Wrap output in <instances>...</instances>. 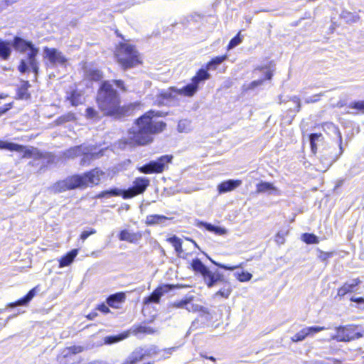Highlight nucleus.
Listing matches in <instances>:
<instances>
[{"instance_id":"9","label":"nucleus","mask_w":364,"mask_h":364,"mask_svg":"<svg viewBox=\"0 0 364 364\" xmlns=\"http://www.w3.org/2000/svg\"><path fill=\"white\" fill-rule=\"evenodd\" d=\"M173 159L172 155H164L156 160L150 161L149 163L139 167V172L145 174L160 173L168 168V164Z\"/></svg>"},{"instance_id":"49","label":"nucleus","mask_w":364,"mask_h":364,"mask_svg":"<svg viewBox=\"0 0 364 364\" xmlns=\"http://www.w3.org/2000/svg\"><path fill=\"white\" fill-rule=\"evenodd\" d=\"M28 65H29V64H28L27 59L21 60L20 62V64L18 65L19 72H21V73H25L26 72H27L28 70Z\"/></svg>"},{"instance_id":"21","label":"nucleus","mask_w":364,"mask_h":364,"mask_svg":"<svg viewBox=\"0 0 364 364\" xmlns=\"http://www.w3.org/2000/svg\"><path fill=\"white\" fill-rule=\"evenodd\" d=\"M256 188V191L257 193H267L271 194L274 192L276 195H279V190L269 182L261 181L257 184Z\"/></svg>"},{"instance_id":"23","label":"nucleus","mask_w":364,"mask_h":364,"mask_svg":"<svg viewBox=\"0 0 364 364\" xmlns=\"http://www.w3.org/2000/svg\"><path fill=\"white\" fill-rule=\"evenodd\" d=\"M144 354V348H137L129 355L127 360L122 364H135L145 358Z\"/></svg>"},{"instance_id":"59","label":"nucleus","mask_w":364,"mask_h":364,"mask_svg":"<svg viewBox=\"0 0 364 364\" xmlns=\"http://www.w3.org/2000/svg\"><path fill=\"white\" fill-rule=\"evenodd\" d=\"M97 309L104 314H107L110 312L109 307L105 304H100Z\"/></svg>"},{"instance_id":"48","label":"nucleus","mask_w":364,"mask_h":364,"mask_svg":"<svg viewBox=\"0 0 364 364\" xmlns=\"http://www.w3.org/2000/svg\"><path fill=\"white\" fill-rule=\"evenodd\" d=\"M318 254L317 257L323 262L326 261L331 255V253L326 252L323 251H321V250H317Z\"/></svg>"},{"instance_id":"24","label":"nucleus","mask_w":364,"mask_h":364,"mask_svg":"<svg viewBox=\"0 0 364 364\" xmlns=\"http://www.w3.org/2000/svg\"><path fill=\"white\" fill-rule=\"evenodd\" d=\"M197 226L200 227V228L203 227L207 230H208L210 232H213L215 234L218 235H223L227 233V230L225 228H221L219 226H215V225H213L210 223H208L206 222H203V221L198 222L197 224Z\"/></svg>"},{"instance_id":"57","label":"nucleus","mask_w":364,"mask_h":364,"mask_svg":"<svg viewBox=\"0 0 364 364\" xmlns=\"http://www.w3.org/2000/svg\"><path fill=\"white\" fill-rule=\"evenodd\" d=\"M284 235H285V234L283 232H282V231L278 232L275 237V242L278 245L284 244V241H285Z\"/></svg>"},{"instance_id":"51","label":"nucleus","mask_w":364,"mask_h":364,"mask_svg":"<svg viewBox=\"0 0 364 364\" xmlns=\"http://www.w3.org/2000/svg\"><path fill=\"white\" fill-rule=\"evenodd\" d=\"M264 82V79H260V80H254L252 81V82H250L247 87L246 88H245L246 90H253L255 89V87L262 85Z\"/></svg>"},{"instance_id":"26","label":"nucleus","mask_w":364,"mask_h":364,"mask_svg":"<svg viewBox=\"0 0 364 364\" xmlns=\"http://www.w3.org/2000/svg\"><path fill=\"white\" fill-rule=\"evenodd\" d=\"M31 87L28 81L22 80L21 85L18 88L17 94L18 97L21 100H27L30 97V94L28 93V88Z\"/></svg>"},{"instance_id":"7","label":"nucleus","mask_w":364,"mask_h":364,"mask_svg":"<svg viewBox=\"0 0 364 364\" xmlns=\"http://www.w3.org/2000/svg\"><path fill=\"white\" fill-rule=\"evenodd\" d=\"M115 56L124 70L133 68L140 63L138 51L129 43H120L116 48Z\"/></svg>"},{"instance_id":"58","label":"nucleus","mask_w":364,"mask_h":364,"mask_svg":"<svg viewBox=\"0 0 364 364\" xmlns=\"http://www.w3.org/2000/svg\"><path fill=\"white\" fill-rule=\"evenodd\" d=\"M13 107V103H9L4 107H0V115L5 114L7 111H9L10 109H11Z\"/></svg>"},{"instance_id":"61","label":"nucleus","mask_w":364,"mask_h":364,"mask_svg":"<svg viewBox=\"0 0 364 364\" xmlns=\"http://www.w3.org/2000/svg\"><path fill=\"white\" fill-rule=\"evenodd\" d=\"M264 75H265L264 79L271 80L273 74L270 70H267L264 72Z\"/></svg>"},{"instance_id":"12","label":"nucleus","mask_w":364,"mask_h":364,"mask_svg":"<svg viewBox=\"0 0 364 364\" xmlns=\"http://www.w3.org/2000/svg\"><path fill=\"white\" fill-rule=\"evenodd\" d=\"M336 333L331 336L332 340L338 342H348L355 339H358L363 336V333L354 331L352 326H340L336 328Z\"/></svg>"},{"instance_id":"37","label":"nucleus","mask_w":364,"mask_h":364,"mask_svg":"<svg viewBox=\"0 0 364 364\" xmlns=\"http://www.w3.org/2000/svg\"><path fill=\"white\" fill-rule=\"evenodd\" d=\"M177 129L179 132L188 133L191 130V122L188 119H181L178 122Z\"/></svg>"},{"instance_id":"40","label":"nucleus","mask_w":364,"mask_h":364,"mask_svg":"<svg viewBox=\"0 0 364 364\" xmlns=\"http://www.w3.org/2000/svg\"><path fill=\"white\" fill-rule=\"evenodd\" d=\"M290 102L294 104V107H289L288 111L290 112H299L301 109V101L299 97L293 96L290 98Z\"/></svg>"},{"instance_id":"60","label":"nucleus","mask_w":364,"mask_h":364,"mask_svg":"<svg viewBox=\"0 0 364 364\" xmlns=\"http://www.w3.org/2000/svg\"><path fill=\"white\" fill-rule=\"evenodd\" d=\"M350 301L353 302H356L358 304H363L364 303V298L363 297H354L352 296L350 298Z\"/></svg>"},{"instance_id":"6","label":"nucleus","mask_w":364,"mask_h":364,"mask_svg":"<svg viewBox=\"0 0 364 364\" xmlns=\"http://www.w3.org/2000/svg\"><path fill=\"white\" fill-rule=\"evenodd\" d=\"M12 46L16 51L27 54V60L36 78L39 69L36 56L39 53V48L36 47L31 41L18 36L14 38Z\"/></svg>"},{"instance_id":"63","label":"nucleus","mask_w":364,"mask_h":364,"mask_svg":"<svg viewBox=\"0 0 364 364\" xmlns=\"http://www.w3.org/2000/svg\"><path fill=\"white\" fill-rule=\"evenodd\" d=\"M176 348H168V349H166L165 351L168 353V354H171L174 350H175Z\"/></svg>"},{"instance_id":"38","label":"nucleus","mask_w":364,"mask_h":364,"mask_svg":"<svg viewBox=\"0 0 364 364\" xmlns=\"http://www.w3.org/2000/svg\"><path fill=\"white\" fill-rule=\"evenodd\" d=\"M189 304H190V299H184V300H181V301H178V302H175L173 304V306L175 307H176V308H185L188 311H197L198 310V305L192 304L191 305V308H190L189 307Z\"/></svg>"},{"instance_id":"10","label":"nucleus","mask_w":364,"mask_h":364,"mask_svg":"<svg viewBox=\"0 0 364 364\" xmlns=\"http://www.w3.org/2000/svg\"><path fill=\"white\" fill-rule=\"evenodd\" d=\"M325 127H326L328 129H331L337 135L339 141V149L338 151L333 152L331 151V149H335V148L328 147V149L323 151V154H322L323 160L326 161V164H328L330 166L333 163H334L343 153L342 136L338 127H336L333 123H326L325 124Z\"/></svg>"},{"instance_id":"50","label":"nucleus","mask_w":364,"mask_h":364,"mask_svg":"<svg viewBox=\"0 0 364 364\" xmlns=\"http://www.w3.org/2000/svg\"><path fill=\"white\" fill-rule=\"evenodd\" d=\"M264 82V79H260V80H254L252 81V82H250L247 87L246 88H245L246 90H253L255 89V87L262 85Z\"/></svg>"},{"instance_id":"33","label":"nucleus","mask_w":364,"mask_h":364,"mask_svg":"<svg viewBox=\"0 0 364 364\" xmlns=\"http://www.w3.org/2000/svg\"><path fill=\"white\" fill-rule=\"evenodd\" d=\"M167 241L173 246L177 255L181 256V254L183 252L181 240L177 236L173 235V237L167 238Z\"/></svg>"},{"instance_id":"42","label":"nucleus","mask_w":364,"mask_h":364,"mask_svg":"<svg viewBox=\"0 0 364 364\" xmlns=\"http://www.w3.org/2000/svg\"><path fill=\"white\" fill-rule=\"evenodd\" d=\"M342 16L346 19L348 23H355L358 21L359 17L358 15L353 14L350 12H343Z\"/></svg>"},{"instance_id":"13","label":"nucleus","mask_w":364,"mask_h":364,"mask_svg":"<svg viewBox=\"0 0 364 364\" xmlns=\"http://www.w3.org/2000/svg\"><path fill=\"white\" fill-rule=\"evenodd\" d=\"M174 288L173 285L164 284L158 287L149 296H146L143 300L144 305H149L151 303L159 304L161 296L168 293L169 291Z\"/></svg>"},{"instance_id":"3","label":"nucleus","mask_w":364,"mask_h":364,"mask_svg":"<svg viewBox=\"0 0 364 364\" xmlns=\"http://www.w3.org/2000/svg\"><path fill=\"white\" fill-rule=\"evenodd\" d=\"M103 171L96 168L83 174L69 176L64 180L57 181L49 188L51 193H59L75 188H85L97 185Z\"/></svg>"},{"instance_id":"25","label":"nucleus","mask_w":364,"mask_h":364,"mask_svg":"<svg viewBox=\"0 0 364 364\" xmlns=\"http://www.w3.org/2000/svg\"><path fill=\"white\" fill-rule=\"evenodd\" d=\"M309 141L311 151L315 154L320 145L323 144V136L321 134L314 133L310 134Z\"/></svg>"},{"instance_id":"52","label":"nucleus","mask_w":364,"mask_h":364,"mask_svg":"<svg viewBox=\"0 0 364 364\" xmlns=\"http://www.w3.org/2000/svg\"><path fill=\"white\" fill-rule=\"evenodd\" d=\"M73 119V115L72 114H68L67 115H63L57 119V122L58 124H61L64 122H70Z\"/></svg>"},{"instance_id":"39","label":"nucleus","mask_w":364,"mask_h":364,"mask_svg":"<svg viewBox=\"0 0 364 364\" xmlns=\"http://www.w3.org/2000/svg\"><path fill=\"white\" fill-rule=\"evenodd\" d=\"M301 239L306 244H318L319 242L318 237L312 233H304L301 235Z\"/></svg>"},{"instance_id":"53","label":"nucleus","mask_w":364,"mask_h":364,"mask_svg":"<svg viewBox=\"0 0 364 364\" xmlns=\"http://www.w3.org/2000/svg\"><path fill=\"white\" fill-rule=\"evenodd\" d=\"M158 349L156 346H153L146 349H144V353H145L144 356H151L152 355H155L158 353Z\"/></svg>"},{"instance_id":"45","label":"nucleus","mask_w":364,"mask_h":364,"mask_svg":"<svg viewBox=\"0 0 364 364\" xmlns=\"http://www.w3.org/2000/svg\"><path fill=\"white\" fill-rule=\"evenodd\" d=\"M349 107L360 110L364 113V100L353 102L350 104Z\"/></svg>"},{"instance_id":"14","label":"nucleus","mask_w":364,"mask_h":364,"mask_svg":"<svg viewBox=\"0 0 364 364\" xmlns=\"http://www.w3.org/2000/svg\"><path fill=\"white\" fill-rule=\"evenodd\" d=\"M0 149H7L11 151L23 153V158H31L32 156V151L26 149L23 145L17 144L12 142L0 141Z\"/></svg>"},{"instance_id":"1","label":"nucleus","mask_w":364,"mask_h":364,"mask_svg":"<svg viewBox=\"0 0 364 364\" xmlns=\"http://www.w3.org/2000/svg\"><path fill=\"white\" fill-rule=\"evenodd\" d=\"M113 85L122 92H127V87L122 80H105L101 83L97 95V102L100 109L105 115L122 117L129 115L131 105L120 106V97Z\"/></svg>"},{"instance_id":"8","label":"nucleus","mask_w":364,"mask_h":364,"mask_svg":"<svg viewBox=\"0 0 364 364\" xmlns=\"http://www.w3.org/2000/svg\"><path fill=\"white\" fill-rule=\"evenodd\" d=\"M192 269L200 273L203 277L205 284L208 288H212L218 284V282L223 279V274L218 270L213 272L210 270L199 259L196 258L191 262Z\"/></svg>"},{"instance_id":"62","label":"nucleus","mask_w":364,"mask_h":364,"mask_svg":"<svg viewBox=\"0 0 364 364\" xmlns=\"http://www.w3.org/2000/svg\"><path fill=\"white\" fill-rule=\"evenodd\" d=\"M332 362L333 364H342L340 360H336L334 358H327L326 363Z\"/></svg>"},{"instance_id":"35","label":"nucleus","mask_w":364,"mask_h":364,"mask_svg":"<svg viewBox=\"0 0 364 364\" xmlns=\"http://www.w3.org/2000/svg\"><path fill=\"white\" fill-rule=\"evenodd\" d=\"M86 77L90 80L99 81L102 78L103 75L100 70L90 68L86 70Z\"/></svg>"},{"instance_id":"4","label":"nucleus","mask_w":364,"mask_h":364,"mask_svg":"<svg viewBox=\"0 0 364 364\" xmlns=\"http://www.w3.org/2000/svg\"><path fill=\"white\" fill-rule=\"evenodd\" d=\"M210 77V73L203 68L200 69L196 75L192 78L191 82L178 90L174 87L170 88L168 90L164 91L161 94L165 100L174 98L177 95L191 97L198 90L199 85L203 83L205 80Z\"/></svg>"},{"instance_id":"36","label":"nucleus","mask_w":364,"mask_h":364,"mask_svg":"<svg viewBox=\"0 0 364 364\" xmlns=\"http://www.w3.org/2000/svg\"><path fill=\"white\" fill-rule=\"evenodd\" d=\"M227 58L226 55L218 56L213 58L207 65L205 70H208L210 69H215L218 65L221 64L223 61H225Z\"/></svg>"},{"instance_id":"43","label":"nucleus","mask_w":364,"mask_h":364,"mask_svg":"<svg viewBox=\"0 0 364 364\" xmlns=\"http://www.w3.org/2000/svg\"><path fill=\"white\" fill-rule=\"evenodd\" d=\"M85 116L87 119H98L99 113L92 107H88L85 110Z\"/></svg>"},{"instance_id":"32","label":"nucleus","mask_w":364,"mask_h":364,"mask_svg":"<svg viewBox=\"0 0 364 364\" xmlns=\"http://www.w3.org/2000/svg\"><path fill=\"white\" fill-rule=\"evenodd\" d=\"M168 218L161 215H150L146 217V223L149 225L164 223Z\"/></svg>"},{"instance_id":"54","label":"nucleus","mask_w":364,"mask_h":364,"mask_svg":"<svg viewBox=\"0 0 364 364\" xmlns=\"http://www.w3.org/2000/svg\"><path fill=\"white\" fill-rule=\"evenodd\" d=\"M208 257L213 264H214L215 265H216L217 267H218L220 268H222L224 269H228V270H233L237 267V266L230 267V266H228V265H225V264H223L221 263H218V262L214 261L213 259H212L211 258H210L209 257Z\"/></svg>"},{"instance_id":"34","label":"nucleus","mask_w":364,"mask_h":364,"mask_svg":"<svg viewBox=\"0 0 364 364\" xmlns=\"http://www.w3.org/2000/svg\"><path fill=\"white\" fill-rule=\"evenodd\" d=\"M83 151V146H76L72 147L64 152V156L68 159H73L78 156H81Z\"/></svg>"},{"instance_id":"17","label":"nucleus","mask_w":364,"mask_h":364,"mask_svg":"<svg viewBox=\"0 0 364 364\" xmlns=\"http://www.w3.org/2000/svg\"><path fill=\"white\" fill-rule=\"evenodd\" d=\"M242 183L240 180L229 179L220 183L218 186V191L220 194L232 191L239 187Z\"/></svg>"},{"instance_id":"55","label":"nucleus","mask_w":364,"mask_h":364,"mask_svg":"<svg viewBox=\"0 0 364 364\" xmlns=\"http://www.w3.org/2000/svg\"><path fill=\"white\" fill-rule=\"evenodd\" d=\"M321 96H322V93L316 94L313 96L306 97L304 101L306 104L314 103L319 101Z\"/></svg>"},{"instance_id":"15","label":"nucleus","mask_w":364,"mask_h":364,"mask_svg":"<svg viewBox=\"0 0 364 364\" xmlns=\"http://www.w3.org/2000/svg\"><path fill=\"white\" fill-rule=\"evenodd\" d=\"M118 238L120 241L136 244L141 240L142 232L140 231L133 232L128 229H124L119 232Z\"/></svg>"},{"instance_id":"30","label":"nucleus","mask_w":364,"mask_h":364,"mask_svg":"<svg viewBox=\"0 0 364 364\" xmlns=\"http://www.w3.org/2000/svg\"><path fill=\"white\" fill-rule=\"evenodd\" d=\"M68 100L73 106H77L83 103L84 98L80 92L74 90L68 97Z\"/></svg>"},{"instance_id":"31","label":"nucleus","mask_w":364,"mask_h":364,"mask_svg":"<svg viewBox=\"0 0 364 364\" xmlns=\"http://www.w3.org/2000/svg\"><path fill=\"white\" fill-rule=\"evenodd\" d=\"M129 335V333L124 332L120 334L116 335V336H106L105 338V343L106 344H113L115 343H117L119 341H121L125 338H127Z\"/></svg>"},{"instance_id":"11","label":"nucleus","mask_w":364,"mask_h":364,"mask_svg":"<svg viewBox=\"0 0 364 364\" xmlns=\"http://www.w3.org/2000/svg\"><path fill=\"white\" fill-rule=\"evenodd\" d=\"M43 58L48 60L49 66L51 68H55L58 65L65 66L68 62V58L65 55L55 48L44 47Z\"/></svg>"},{"instance_id":"22","label":"nucleus","mask_w":364,"mask_h":364,"mask_svg":"<svg viewBox=\"0 0 364 364\" xmlns=\"http://www.w3.org/2000/svg\"><path fill=\"white\" fill-rule=\"evenodd\" d=\"M36 289L37 287L33 288L25 296L18 299L16 302L9 304L7 306L10 308H14L17 306H26L35 296L36 294Z\"/></svg>"},{"instance_id":"27","label":"nucleus","mask_w":364,"mask_h":364,"mask_svg":"<svg viewBox=\"0 0 364 364\" xmlns=\"http://www.w3.org/2000/svg\"><path fill=\"white\" fill-rule=\"evenodd\" d=\"M77 255V250H73L68 253H67L65 256L61 257V259L59 261V267H64L66 266L70 265L73 261L74 260L75 257Z\"/></svg>"},{"instance_id":"47","label":"nucleus","mask_w":364,"mask_h":364,"mask_svg":"<svg viewBox=\"0 0 364 364\" xmlns=\"http://www.w3.org/2000/svg\"><path fill=\"white\" fill-rule=\"evenodd\" d=\"M252 275L249 272H242L240 274H237V279L240 282H247L250 281L252 278Z\"/></svg>"},{"instance_id":"29","label":"nucleus","mask_w":364,"mask_h":364,"mask_svg":"<svg viewBox=\"0 0 364 364\" xmlns=\"http://www.w3.org/2000/svg\"><path fill=\"white\" fill-rule=\"evenodd\" d=\"M131 331L136 336L139 334H153L155 333V330L153 328L144 325L133 326Z\"/></svg>"},{"instance_id":"19","label":"nucleus","mask_w":364,"mask_h":364,"mask_svg":"<svg viewBox=\"0 0 364 364\" xmlns=\"http://www.w3.org/2000/svg\"><path fill=\"white\" fill-rule=\"evenodd\" d=\"M216 285H222V287L214 294V297L220 296L228 299L232 292L230 283L223 276V279L218 282Z\"/></svg>"},{"instance_id":"46","label":"nucleus","mask_w":364,"mask_h":364,"mask_svg":"<svg viewBox=\"0 0 364 364\" xmlns=\"http://www.w3.org/2000/svg\"><path fill=\"white\" fill-rule=\"evenodd\" d=\"M242 42V39L238 33L236 36L232 38L228 44V49H232L239 45Z\"/></svg>"},{"instance_id":"41","label":"nucleus","mask_w":364,"mask_h":364,"mask_svg":"<svg viewBox=\"0 0 364 364\" xmlns=\"http://www.w3.org/2000/svg\"><path fill=\"white\" fill-rule=\"evenodd\" d=\"M309 336L306 328H302L301 331H299L298 333H296L294 336L291 338V340L293 342H300L305 340L306 338Z\"/></svg>"},{"instance_id":"5","label":"nucleus","mask_w":364,"mask_h":364,"mask_svg":"<svg viewBox=\"0 0 364 364\" xmlns=\"http://www.w3.org/2000/svg\"><path fill=\"white\" fill-rule=\"evenodd\" d=\"M149 185V180L148 178L139 177L133 182V186L127 190L122 191L119 188H112L100 193L97 197L98 198H110L112 196H118L122 195L124 199L131 198L139 194L143 193Z\"/></svg>"},{"instance_id":"16","label":"nucleus","mask_w":364,"mask_h":364,"mask_svg":"<svg viewBox=\"0 0 364 364\" xmlns=\"http://www.w3.org/2000/svg\"><path fill=\"white\" fill-rule=\"evenodd\" d=\"M81 156H82V157L80 161V164L82 166H87L92 161L102 156V153L101 151L99 152H92L88 147L83 146V151L82 152Z\"/></svg>"},{"instance_id":"64","label":"nucleus","mask_w":364,"mask_h":364,"mask_svg":"<svg viewBox=\"0 0 364 364\" xmlns=\"http://www.w3.org/2000/svg\"><path fill=\"white\" fill-rule=\"evenodd\" d=\"M96 316H97V314H96V313H92V314H88L87 318H88L89 319H91V320H92V319H93Z\"/></svg>"},{"instance_id":"56","label":"nucleus","mask_w":364,"mask_h":364,"mask_svg":"<svg viewBox=\"0 0 364 364\" xmlns=\"http://www.w3.org/2000/svg\"><path fill=\"white\" fill-rule=\"evenodd\" d=\"M96 230L91 228L90 230H85L80 235V239L85 241L90 235L95 234Z\"/></svg>"},{"instance_id":"20","label":"nucleus","mask_w":364,"mask_h":364,"mask_svg":"<svg viewBox=\"0 0 364 364\" xmlns=\"http://www.w3.org/2000/svg\"><path fill=\"white\" fill-rule=\"evenodd\" d=\"M126 296L124 293H116L107 297V303L112 308L119 309L120 304L124 302Z\"/></svg>"},{"instance_id":"2","label":"nucleus","mask_w":364,"mask_h":364,"mask_svg":"<svg viewBox=\"0 0 364 364\" xmlns=\"http://www.w3.org/2000/svg\"><path fill=\"white\" fill-rule=\"evenodd\" d=\"M161 116L160 112L149 111L140 117L128 132L124 143L130 146L146 145L153 140L152 135L164 130L166 124L158 121L155 117Z\"/></svg>"},{"instance_id":"44","label":"nucleus","mask_w":364,"mask_h":364,"mask_svg":"<svg viewBox=\"0 0 364 364\" xmlns=\"http://www.w3.org/2000/svg\"><path fill=\"white\" fill-rule=\"evenodd\" d=\"M309 336H313L315 333H317L321 331L327 329L324 326H308L306 327Z\"/></svg>"},{"instance_id":"28","label":"nucleus","mask_w":364,"mask_h":364,"mask_svg":"<svg viewBox=\"0 0 364 364\" xmlns=\"http://www.w3.org/2000/svg\"><path fill=\"white\" fill-rule=\"evenodd\" d=\"M11 53V44L8 41L0 40V58L7 60Z\"/></svg>"},{"instance_id":"18","label":"nucleus","mask_w":364,"mask_h":364,"mask_svg":"<svg viewBox=\"0 0 364 364\" xmlns=\"http://www.w3.org/2000/svg\"><path fill=\"white\" fill-rule=\"evenodd\" d=\"M361 283L360 279L356 278L350 282H346L338 289L337 295L340 297L344 296L346 294L354 291L355 288Z\"/></svg>"}]
</instances>
